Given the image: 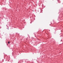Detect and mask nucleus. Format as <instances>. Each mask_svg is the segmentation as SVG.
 Returning a JSON list of instances; mask_svg holds the SVG:
<instances>
[{
    "mask_svg": "<svg viewBox=\"0 0 63 63\" xmlns=\"http://www.w3.org/2000/svg\"><path fill=\"white\" fill-rule=\"evenodd\" d=\"M8 44H10V42H9V41H8Z\"/></svg>",
    "mask_w": 63,
    "mask_h": 63,
    "instance_id": "f257e3e1",
    "label": "nucleus"
}]
</instances>
